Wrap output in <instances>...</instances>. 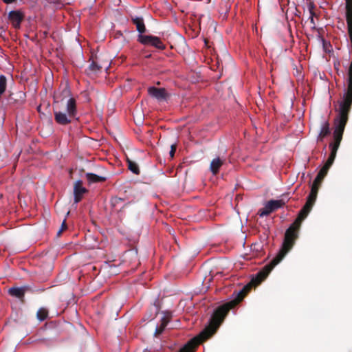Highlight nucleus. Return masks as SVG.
<instances>
[{
	"instance_id": "obj_23",
	"label": "nucleus",
	"mask_w": 352,
	"mask_h": 352,
	"mask_svg": "<svg viewBox=\"0 0 352 352\" xmlns=\"http://www.w3.org/2000/svg\"><path fill=\"white\" fill-rule=\"evenodd\" d=\"M6 88V78L3 75L0 76V96L5 91Z\"/></svg>"
},
{
	"instance_id": "obj_10",
	"label": "nucleus",
	"mask_w": 352,
	"mask_h": 352,
	"mask_svg": "<svg viewBox=\"0 0 352 352\" xmlns=\"http://www.w3.org/2000/svg\"><path fill=\"white\" fill-rule=\"evenodd\" d=\"M86 189L82 186V182L78 180L76 182L74 188V201L78 203L80 201L82 195L85 192Z\"/></svg>"
},
{
	"instance_id": "obj_21",
	"label": "nucleus",
	"mask_w": 352,
	"mask_h": 352,
	"mask_svg": "<svg viewBox=\"0 0 352 352\" xmlns=\"http://www.w3.org/2000/svg\"><path fill=\"white\" fill-rule=\"evenodd\" d=\"M129 169L135 174H139V167L138 164L132 161L128 160Z\"/></svg>"
},
{
	"instance_id": "obj_15",
	"label": "nucleus",
	"mask_w": 352,
	"mask_h": 352,
	"mask_svg": "<svg viewBox=\"0 0 352 352\" xmlns=\"http://www.w3.org/2000/svg\"><path fill=\"white\" fill-rule=\"evenodd\" d=\"M310 211L302 208V209L300 210L298 217L296 219L294 224L296 225V228H299L301 223V221L307 216Z\"/></svg>"
},
{
	"instance_id": "obj_8",
	"label": "nucleus",
	"mask_w": 352,
	"mask_h": 352,
	"mask_svg": "<svg viewBox=\"0 0 352 352\" xmlns=\"http://www.w3.org/2000/svg\"><path fill=\"white\" fill-rule=\"evenodd\" d=\"M75 115H73L70 113H67L61 109L56 108L54 110V118L55 120L60 124H67L71 122L72 118L74 117Z\"/></svg>"
},
{
	"instance_id": "obj_12",
	"label": "nucleus",
	"mask_w": 352,
	"mask_h": 352,
	"mask_svg": "<svg viewBox=\"0 0 352 352\" xmlns=\"http://www.w3.org/2000/svg\"><path fill=\"white\" fill-rule=\"evenodd\" d=\"M330 133L329 124L327 121H323L321 124L320 130L318 136V140H322Z\"/></svg>"
},
{
	"instance_id": "obj_25",
	"label": "nucleus",
	"mask_w": 352,
	"mask_h": 352,
	"mask_svg": "<svg viewBox=\"0 0 352 352\" xmlns=\"http://www.w3.org/2000/svg\"><path fill=\"white\" fill-rule=\"evenodd\" d=\"M314 202L315 200H311V199L307 198V202L303 208L310 211Z\"/></svg>"
},
{
	"instance_id": "obj_30",
	"label": "nucleus",
	"mask_w": 352,
	"mask_h": 352,
	"mask_svg": "<svg viewBox=\"0 0 352 352\" xmlns=\"http://www.w3.org/2000/svg\"><path fill=\"white\" fill-rule=\"evenodd\" d=\"M6 3H12L14 0H3Z\"/></svg>"
},
{
	"instance_id": "obj_3",
	"label": "nucleus",
	"mask_w": 352,
	"mask_h": 352,
	"mask_svg": "<svg viewBox=\"0 0 352 352\" xmlns=\"http://www.w3.org/2000/svg\"><path fill=\"white\" fill-rule=\"evenodd\" d=\"M352 104V85H347V89L339 104V116L335 120V130L344 132L348 119V112Z\"/></svg>"
},
{
	"instance_id": "obj_22",
	"label": "nucleus",
	"mask_w": 352,
	"mask_h": 352,
	"mask_svg": "<svg viewBox=\"0 0 352 352\" xmlns=\"http://www.w3.org/2000/svg\"><path fill=\"white\" fill-rule=\"evenodd\" d=\"M336 154H333V153H331L329 159L327 160V161L326 162L325 164L323 166V168L324 169H327V170H329L330 166L333 164V161L336 158Z\"/></svg>"
},
{
	"instance_id": "obj_5",
	"label": "nucleus",
	"mask_w": 352,
	"mask_h": 352,
	"mask_svg": "<svg viewBox=\"0 0 352 352\" xmlns=\"http://www.w3.org/2000/svg\"><path fill=\"white\" fill-rule=\"evenodd\" d=\"M109 67V60L103 61H93L88 67L87 74L89 75H96L102 71H107Z\"/></svg>"
},
{
	"instance_id": "obj_11",
	"label": "nucleus",
	"mask_w": 352,
	"mask_h": 352,
	"mask_svg": "<svg viewBox=\"0 0 352 352\" xmlns=\"http://www.w3.org/2000/svg\"><path fill=\"white\" fill-rule=\"evenodd\" d=\"M9 19L14 28H19L22 20V16L19 12L11 11L9 13Z\"/></svg>"
},
{
	"instance_id": "obj_26",
	"label": "nucleus",
	"mask_w": 352,
	"mask_h": 352,
	"mask_svg": "<svg viewBox=\"0 0 352 352\" xmlns=\"http://www.w3.org/2000/svg\"><path fill=\"white\" fill-rule=\"evenodd\" d=\"M342 132H340L338 131H334L333 138L335 141L341 142L342 138Z\"/></svg>"
},
{
	"instance_id": "obj_14",
	"label": "nucleus",
	"mask_w": 352,
	"mask_h": 352,
	"mask_svg": "<svg viewBox=\"0 0 352 352\" xmlns=\"http://www.w3.org/2000/svg\"><path fill=\"white\" fill-rule=\"evenodd\" d=\"M25 287H12L9 289L8 292L11 296L21 298L24 295Z\"/></svg>"
},
{
	"instance_id": "obj_24",
	"label": "nucleus",
	"mask_w": 352,
	"mask_h": 352,
	"mask_svg": "<svg viewBox=\"0 0 352 352\" xmlns=\"http://www.w3.org/2000/svg\"><path fill=\"white\" fill-rule=\"evenodd\" d=\"M340 144V142H338V141H335V140L333 143L330 144L329 147L331 148V153H332L333 154H336L337 151L339 148Z\"/></svg>"
},
{
	"instance_id": "obj_18",
	"label": "nucleus",
	"mask_w": 352,
	"mask_h": 352,
	"mask_svg": "<svg viewBox=\"0 0 352 352\" xmlns=\"http://www.w3.org/2000/svg\"><path fill=\"white\" fill-rule=\"evenodd\" d=\"M319 186H320V184H316L315 182L313 183V184L311 186V192H310V194H309L308 198L311 199V200L316 201V197H317L318 190L319 188Z\"/></svg>"
},
{
	"instance_id": "obj_9",
	"label": "nucleus",
	"mask_w": 352,
	"mask_h": 352,
	"mask_svg": "<svg viewBox=\"0 0 352 352\" xmlns=\"http://www.w3.org/2000/svg\"><path fill=\"white\" fill-rule=\"evenodd\" d=\"M148 91L151 96L155 98L158 101L166 100L168 97L166 90L163 88H156L151 87L148 88Z\"/></svg>"
},
{
	"instance_id": "obj_7",
	"label": "nucleus",
	"mask_w": 352,
	"mask_h": 352,
	"mask_svg": "<svg viewBox=\"0 0 352 352\" xmlns=\"http://www.w3.org/2000/svg\"><path fill=\"white\" fill-rule=\"evenodd\" d=\"M284 205V202L282 200H271L265 204L263 208L259 210V215L261 217L267 216L274 210L281 208Z\"/></svg>"
},
{
	"instance_id": "obj_16",
	"label": "nucleus",
	"mask_w": 352,
	"mask_h": 352,
	"mask_svg": "<svg viewBox=\"0 0 352 352\" xmlns=\"http://www.w3.org/2000/svg\"><path fill=\"white\" fill-rule=\"evenodd\" d=\"M133 23L135 24L137 30L139 32L140 34H142L146 30L143 19L139 17L135 18L133 19Z\"/></svg>"
},
{
	"instance_id": "obj_20",
	"label": "nucleus",
	"mask_w": 352,
	"mask_h": 352,
	"mask_svg": "<svg viewBox=\"0 0 352 352\" xmlns=\"http://www.w3.org/2000/svg\"><path fill=\"white\" fill-rule=\"evenodd\" d=\"M47 314H48V312H47V310L45 308H41L38 310L37 311V314H36V316H37V318L40 320V321H43L45 319L47 318Z\"/></svg>"
},
{
	"instance_id": "obj_19",
	"label": "nucleus",
	"mask_w": 352,
	"mask_h": 352,
	"mask_svg": "<svg viewBox=\"0 0 352 352\" xmlns=\"http://www.w3.org/2000/svg\"><path fill=\"white\" fill-rule=\"evenodd\" d=\"M327 172L328 170L322 167L314 179V182L320 184L322 179L327 175Z\"/></svg>"
},
{
	"instance_id": "obj_17",
	"label": "nucleus",
	"mask_w": 352,
	"mask_h": 352,
	"mask_svg": "<svg viewBox=\"0 0 352 352\" xmlns=\"http://www.w3.org/2000/svg\"><path fill=\"white\" fill-rule=\"evenodd\" d=\"M86 177L87 180L89 182H103L105 180V177L98 176L94 173H87Z\"/></svg>"
},
{
	"instance_id": "obj_28",
	"label": "nucleus",
	"mask_w": 352,
	"mask_h": 352,
	"mask_svg": "<svg viewBox=\"0 0 352 352\" xmlns=\"http://www.w3.org/2000/svg\"><path fill=\"white\" fill-rule=\"evenodd\" d=\"M175 150H176L175 145L172 144L171 145V148H170V156L171 158H173L174 157Z\"/></svg>"
},
{
	"instance_id": "obj_13",
	"label": "nucleus",
	"mask_w": 352,
	"mask_h": 352,
	"mask_svg": "<svg viewBox=\"0 0 352 352\" xmlns=\"http://www.w3.org/2000/svg\"><path fill=\"white\" fill-rule=\"evenodd\" d=\"M223 164V161L219 157L213 159L210 163V169L212 173L215 175L219 171L220 167Z\"/></svg>"
},
{
	"instance_id": "obj_1",
	"label": "nucleus",
	"mask_w": 352,
	"mask_h": 352,
	"mask_svg": "<svg viewBox=\"0 0 352 352\" xmlns=\"http://www.w3.org/2000/svg\"><path fill=\"white\" fill-rule=\"evenodd\" d=\"M250 287V285H247L243 289L237 292L233 300L218 307L214 312L208 326L204 329L199 336L189 340L185 345L177 350L176 352H191L195 350L197 345L211 336L223 322L228 311L243 299Z\"/></svg>"
},
{
	"instance_id": "obj_6",
	"label": "nucleus",
	"mask_w": 352,
	"mask_h": 352,
	"mask_svg": "<svg viewBox=\"0 0 352 352\" xmlns=\"http://www.w3.org/2000/svg\"><path fill=\"white\" fill-rule=\"evenodd\" d=\"M138 41L144 45H152L157 49H164L165 47L161 40L157 36L139 34Z\"/></svg>"
},
{
	"instance_id": "obj_31",
	"label": "nucleus",
	"mask_w": 352,
	"mask_h": 352,
	"mask_svg": "<svg viewBox=\"0 0 352 352\" xmlns=\"http://www.w3.org/2000/svg\"><path fill=\"white\" fill-rule=\"evenodd\" d=\"M161 331H162V330H161V329H158V328H156V329H155V334H157V333H161Z\"/></svg>"
},
{
	"instance_id": "obj_29",
	"label": "nucleus",
	"mask_w": 352,
	"mask_h": 352,
	"mask_svg": "<svg viewBox=\"0 0 352 352\" xmlns=\"http://www.w3.org/2000/svg\"><path fill=\"white\" fill-rule=\"evenodd\" d=\"M310 14L311 16H309L310 19H311V22L314 24V17H313V14H312V12H310Z\"/></svg>"
},
{
	"instance_id": "obj_4",
	"label": "nucleus",
	"mask_w": 352,
	"mask_h": 352,
	"mask_svg": "<svg viewBox=\"0 0 352 352\" xmlns=\"http://www.w3.org/2000/svg\"><path fill=\"white\" fill-rule=\"evenodd\" d=\"M54 99L56 108L61 109L67 113L69 112L73 115H76V100L72 96L70 89L67 86H65L61 92L56 94Z\"/></svg>"
},
{
	"instance_id": "obj_27",
	"label": "nucleus",
	"mask_w": 352,
	"mask_h": 352,
	"mask_svg": "<svg viewBox=\"0 0 352 352\" xmlns=\"http://www.w3.org/2000/svg\"><path fill=\"white\" fill-rule=\"evenodd\" d=\"M67 228V225L65 223V219H64L62 222V225H61V227L58 230V231L57 232V235H60L61 234V232L65 230V229Z\"/></svg>"
},
{
	"instance_id": "obj_2",
	"label": "nucleus",
	"mask_w": 352,
	"mask_h": 352,
	"mask_svg": "<svg viewBox=\"0 0 352 352\" xmlns=\"http://www.w3.org/2000/svg\"><path fill=\"white\" fill-rule=\"evenodd\" d=\"M297 229H298V228H296V225L293 223L286 230L282 248L271 263L265 266L264 268L257 274L256 276L252 279V283L254 285H258L264 280L272 270L282 261L287 253L292 249L294 243V240L297 237Z\"/></svg>"
}]
</instances>
